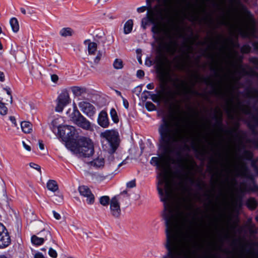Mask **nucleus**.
I'll list each match as a JSON object with an SVG mask.
<instances>
[{"label": "nucleus", "mask_w": 258, "mask_h": 258, "mask_svg": "<svg viewBox=\"0 0 258 258\" xmlns=\"http://www.w3.org/2000/svg\"><path fill=\"white\" fill-rule=\"evenodd\" d=\"M161 172L158 190L164 202L167 254L162 258H194L195 218L190 185L193 162H155Z\"/></svg>", "instance_id": "f257e3e1"}, {"label": "nucleus", "mask_w": 258, "mask_h": 258, "mask_svg": "<svg viewBox=\"0 0 258 258\" xmlns=\"http://www.w3.org/2000/svg\"><path fill=\"white\" fill-rule=\"evenodd\" d=\"M158 72L161 82L160 89L157 94H152L151 98L154 102L160 100H168L175 96L187 97L188 95L196 93L193 89L194 84L180 80L177 77L171 73L169 67L166 64L168 60L163 55H159L156 58Z\"/></svg>", "instance_id": "f03ea898"}, {"label": "nucleus", "mask_w": 258, "mask_h": 258, "mask_svg": "<svg viewBox=\"0 0 258 258\" xmlns=\"http://www.w3.org/2000/svg\"><path fill=\"white\" fill-rule=\"evenodd\" d=\"M173 2V11L176 17L185 18L187 17L189 4L187 0H146L148 6L146 17L142 20V27L146 28L149 22L152 23L163 21L166 17L167 7Z\"/></svg>", "instance_id": "7ed1b4c3"}, {"label": "nucleus", "mask_w": 258, "mask_h": 258, "mask_svg": "<svg viewBox=\"0 0 258 258\" xmlns=\"http://www.w3.org/2000/svg\"><path fill=\"white\" fill-rule=\"evenodd\" d=\"M219 160L216 161L220 166V169L216 168V175L220 185L221 194L224 191L232 192L238 190L235 177L245 176L247 174V167L242 161L231 163L227 157L224 158L219 155Z\"/></svg>", "instance_id": "20e7f679"}, {"label": "nucleus", "mask_w": 258, "mask_h": 258, "mask_svg": "<svg viewBox=\"0 0 258 258\" xmlns=\"http://www.w3.org/2000/svg\"><path fill=\"white\" fill-rule=\"evenodd\" d=\"M220 23L227 26L234 35L248 37L253 36L255 32L254 25L240 16H223Z\"/></svg>", "instance_id": "39448f33"}, {"label": "nucleus", "mask_w": 258, "mask_h": 258, "mask_svg": "<svg viewBox=\"0 0 258 258\" xmlns=\"http://www.w3.org/2000/svg\"><path fill=\"white\" fill-rule=\"evenodd\" d=\"M162 21H160L157 23H153L154 26L152 27V32L154 33L159 34L164 33L167 38V40L163 41L160 43V47L161 49L167 52L170 54H173L177 50L178 47V43L176 39L174 38V34L172 33V30H177V26L175 24H171L168 28H164L161 24Z\"/></svg>", "instance_id": "423d86ee"}, {"label": "nucleus", "mask_w": 258, "mask_h": 258, "mask_svg": "<svg viewBox=\"0 0 258 258\" xmlns=\"http://www.w3.org/2000/svg\"><path fill=\"white\" fill-rule=\"evenodd\" d=\"M220 91L222 97L225 100L224 109L230 117L233 118L234 114L236 113L238 110H241L246 114L249 112L248 108L246 109L241 108V104L238 101H237L236 103L234 102V96L231 84H227V86L221 88Z\"/></svg>", "instance_id": "0eeeda50"}, {"label": "nucleus", "mask_w": 258, "mask_h": 258, "mask_svg": "<svg viewBox=\"0 0 258 258\" xmlns=\"http://www.w3.org/2000/svg\"><path fill=\"white\" fill-rule=\"evenodd\" d=\"M67 147L74 154L82 157H90L94 152L92 141L86 138H81L77 141L71 142L67 144Z\"/></svg>", "instance_id": "6e6552de"}, {"label": "nucleus", "mask_w": 258, "mask_h": 258, "mask_svg": "<svg viewBox=\"0 0 258 258\" xmlns=\"http://www.w3.org/2000/svg\"><path fill=\"white\" fill-rule=\"evenodd\" d=\"M100 137L104 149L110 154L113 153L118 146L117 133L113 130H107L101 133Z\"/></svg>", "instance_id": "1a4fd4ad"}, {"label": "nucleus", "mask_w": 258, "mask_h": 258, "mask_svg": "<svg viewBox=\"0 0 258 258\" xmlns=\"http://www.w3.org/2000/svg\"><path fill=\"white\" fill-rule=\"evenodd\" d=\"M70 110L67 111L69 119L78 126L86 131L93 130L92 123L77 109L76 105H74L73 110L70 113Z\"/></svg>", "instance_id": "9d476101"}, {"label": "nucleus", "mask_w": 258, "mask_h": 258, "mask_svg": "<svg viewBox=\"0 0 258 258\" xmlns=\"http://www.w3.org/2000/svg\"><path fill=\"white\" fill-rule=\"evenodd\" d=\"M58 131L60 138L63 141L67 142V145L68 143L72 142L71 140L75 136L76 128L72 125H64L59 126L58 127Z\"/></svg>", "instance_id": "9b49d317"}, {"label": "nucleus", "mask_w": 258, "mask_h": 258, "mask_svg": "<svg viewBox=\"0 0 258 258\" xmlns=\"http://www.w3.org/2000/svg\"><path fill=\"white\" fill-rule=\"evenodd\" d=\"M119 200V195H116L112 197L109 202V212L111 216L115 219H119L121 215Z\"/></svg>", "instance_id": "f8f14e48"}, {"label": "nucleus", "mask_w": 258, "mask_h": 258, "mask_svg": "<svg viewBox=\"0 0 258 258\" xmlns=\"http://www.w3.org/2000/svg\"><path fill=\"white\" fill-rule=\"evenodd\" d=\"M109 160L112 161V163H110V171L111 173L109 174L108 175H104L102 173L98 174L96 175V180L98 181H102L105 179H111L113 176L116 173V172L118 168L119 167H120L123 162L118 163V162H116L114 160L113 157L110 155V157L109 158Z\"/></svg>", "instance_id": "ddd939ff"}, {"label": "nucleus", "mask_w": 258, "mask_h": 258, "mask_svg": "<svg viewBox=\"0 0 258 258\" xmlns=\"http://www.w3.org/2000/svg\"><path fill=\"white\" fill-rule=\"evenodd\" d=\"M70 102L71 98L69 92L67 90H63L57 99L55 111L58 112H62L64 107Z\"/></svg>", "instance_id": "4468645a"}, {"label": "nucleus", "mask_w": 258, "mask_h": 258, "mask_svg": "<svg viewBox=\"0 0 258 258\" xmlns=\"http://www.w3.org/2000/svg\"><path fill=\"white\" fill-rule=\"evenodd\" d=\"M81 111L88 117H92L96 113V108L91 103L86 101H81L78 103Z\"/></svg>", "instance_id": "2eb2a0df"}, {"label": "nucleus", "mask_w": 258, "mask_h": 258, "mask_svg": "<svg viewBox=\"0 0 258 258\" xmlns=\"http://www.w3.org/2000/svg\"><path fill=\"white\" fill-rule=\"evenodd\" d=\"M11 243L9 233L3 224L0 225V248L7 247Z\"/></svg>", "instance_id": "dca6fc26"}, {"label": "nucleus", "mask_w": 258, "mask_h": 258, "mask_svg": "<svg viewBox=\"0 0 258 258\" xmlns=\"http://www.w3.org/2000/svg\"><path fill=\"white\" fill-rule=\"evenodd\" d=\"M79 191L80 195L86 198V202L89 205L93 204L95 198L90 189L86 186L82 185L79 187Z\"/></svg>", "instance_id": "f3484780"}, {"label": "nucleus", "mask_w": 258, "mask_h": 258, "mask_svg": "<svg viewBox=\"0 0 258 258\" xmlns=\"http://www.w3.org/2000/svg\"><path fill=\"white\" fill-rule=\"evenodd\" d=\"M0 101L7 103L9 102L12 104L13 102V97L12 91L10 88H5L0 92Z\"/></svg>", "instance_id": "a211bd4d"}, {"label": "nucleus", "mask_w": 258, "mask_h": 258, "mask_svg": "<svg viewBox=\"0 0 258 258\" xmlns=\"http://www.w3.org/2000/svg\"><path fill=\"white\" fill-rule=\"evenodd\" d=\"M98 124L103 128H107L109 125V120L107 112L102 110L98 114L97 118Z\"/></svg>", "instance_id": "6ab92c4d"}, {"label": "nucleus", "mask_w": 258, "mask_h": 258, "mask_svg": "<svg viewBox=\"0 0 258 258\" xmlns=\"http://www.w3.org/2000/svg\"><path fill=\"white\" fill-rule=\"evenodd\" d=\"M51 237L50 233L49 231H44L43 237H38L34 235L32 236L31 240L32 243L36 245H40L43 243L45 240Z\"/></svg>", "instance_id": "aec40b11"}, {"label": "nucleus", "mask_w": 258, "mask_h": 258, "mask_svg": "<svg viewBox=\"0 0 258 258\" xmlns=\"http://www.w3.org/2000/svg\"><path fill=\"white\" fill-rule=\"evenodd\" d=\"M84 44L87 47V50L89 55H95L97 49V43L91 41L90 39L84 41Z\"/></svg>", "instance_id": "412c9836"}, {"label": "nucleus", "mask_w": 258, "mask_h": 258, "mask_svg": "<svg viewBox=\"0 0 258 258\" xmlns=\"http://www.w3.org/2000/svg\"><path fill=\"white\" fill-rule=\"evenodd\" d=\"M89 164L91 166L97 169H100L103 168L105 166V161L104 157L100 156L90 162Z\"/></svg>", "instance_id": "4be33fe9"}, {"label": "nucleus", "mask_w": 258, "mask_h": 258, "mask_svg": "<svg viewBox=\"0 0 258 258\" xmlns=\"http://www.w3.org/2000/svg\"><path fill=\"white\" fill-rule=\"evenodd\" d=\"M73 94L76 96H80L86 93L87 90L85 88L79 86H73L71 88Z\"/></svg>", "instance_id": "5701e85b"}, {"label": "nucleus", "mask_w": 258, "mask_h": 258, "mask_svg": "<svg viewBox=\"0 0 258 258\" xmlns=\"http://www.w3.org/2000/svg\"><path fill=\"white\" fill-rule=\"evenodd\" d=\"M46 186L49 190L53 192H55L58 190V184L54 180H49L47 182Z\"/></svg>", "instance_id": "b1692460"}, {"label": "nucleus", "mask_w": 258, "mask_h": 258, "mask_svg": "<svg viewBox=\"0 0 258 258\" xmlns=\"http://www.w3.org/2000/svg\"><path fill=\"white\" fill-rule=\"evenodd\" d=\"M59 33L61 36L63 37H71L74 34V31L70 27H65L62 28Z\"/></svg>", "instance_id": "393cba45"}, {"label": "nucleus", "mask_w": 258, "mask_h": 258, "mask_svg": "<svg viewBox=\"0 0 258 258\" xmlns=\"http://www.w3.org/2000/svg\"><path fill=\"white\" fill-rule=\"evenodd\" d=\"M21 126L22 131L25 134L30 133L32 131V124L29 121H22Z\"/></svg>", "instance_id": "a878e982"}, {"label": "nucleus", "mask_w": 258, "mask_h": 258, "mask_svg": "<svg viewBox=\"0 0 258 258\" xmlns=\"http://www.w3.org/2000/svg\"><path fill=\"white\" fill-rule=\"evenodd\" d=\"M10 24L14 33H17L20 29L19 22L17 18L13 17L10 20Z\"/></svg>", "instance_id": "bb28decb"}, {"label": "nucleus", "mask_w": 258, "mask_h": 258, "mask_svg": "<svg viewBox=\"0 0 258 258\" xmlns=\"http://www.w3.org/2000/svg\"><path fill=\"white\" fill-rule=\"evenodd\" d=\"M133 22L132 20L127 21L124 25L123 32L125 34L130 33L133 29Z\"/></svg>", "instance_id": "cd10ccee"}, {"label": "nucleus", "mask_w": 258, "mask_h": 258, "mask_svg": "<svg viewBox=\"0 0 258 258\" xmlns=\"http://www.w3.org/2000/svg\"><path fill=\"white\" fill-rule=\"evenodd\" d=\"M63 196L61 192L58 191L52 197V201L56 204H60L63 202Z\"/></svg>", "instance_id": "c85d7f7f"}, {"label": "nucleus", "mask_w": 258, "mask_h": 258, "mask_svg": "<svg viewBox=\"0 0 258 258\" xmlns=\"http://www.w3.org/2000/svg\"><path fill=\"white\" fill-rule=\"evenodd\" d=\"M113 66L115 70L121 69L123 67L122 60L121 59H115L113 63Z\"/></svg>", "instance_id": "c756f323"}, {"label": "nucleus", "mask_w": 258, "mask_h": 258, "mask_svg": "<svg viewBox=\"0 0 258 258\" xmlns=\"http://www.w3.org/2000/svg\"><path fill=\"white\" fill-rule=\"evenodd\" d=\"M110 115L112 120L114 123H118L119 121V118L117 114V112L114 108H111L110 111Z\"/></svg>", "instance_id": "7c9ffc66"}, {"label": "nucleus", "mask_w": 258, "mask_h": 258, "mask_svg": "<svg viewBox=\"0 0 258 258\" xmlns=\"http://www.w3.org/2000/svg\"><path fill=\"white\" fill-rule=\"evenodd\" d=\"M110 200L108 196H102L100 198V203L103 206H106L109 204Z\"/></svg>", "instance_id": "2f4dec72"}, {"label": "nucleus", "mask_w": 258, "mask_h": 258, "mask_svg": "<svg viewBox=\"0 0 258 258\" xmlns=\"http://www.w3.org/2000/svg\"><path fill=\"white\" fill-rule=\"evenodd\" d=\"M6 104L0 101V114L1 115H5L8 113V108L5 105Z\"/></svg>", "instance_id": "473e14b6"}, {"label": "nucleus", "mask_w": 258, "mask_h": 258, "mask_svg": "<svg viewBox=\"0 0 258 258\" xmlns=\"http://www.w3.org/2000/svg\"><path fill=\"white\" fill-rule=\"evenodd\" d=\"M257 205V203L255 200L253 199H250L247 202V206L248 207L251 209H254Z\"/></svg>", "instance_id": "72a5a7b5"}, {"label": "nucleus", "mask_w": 258, "mask_h": 258, "mask_svg": "<svg viewBox=\"0 0 258 258\" xmlns=\"http://www.w3.org/2000/svg\"><path fill=\"white\" fill-rule=\"evenodd\" d=\"M102 54L99 52L95 57L93 59V60L91 61V63H93L94 64H97L99 63L100 58L101 57Z\"/></svg>", "instance_id": "f704fd0d"}, {"label": "nucleus", "mask_w": 258, "mask_h": 258, "mask_svg": "<svg viewBox=\"0 0 258 258\" xmlns=\"http://www.w3.org/2000/svg\"><path fill=\"white\" fill-rule=\"evenodd\" d=\"M146 107L149 111L155 110V106L151 102H147L146 103Z\"/></svg>", "instance_id": "c9c22d12"}, {"label": "nucleus", "mask_w": 258, "mask_h": 258, "mask_svg": "<svg viewBox=\"0 0 258 258\" xmlns=\"http://www.w3.org/2000/svg\"><path fill=\"white\" fill-rule=\"evenodd\" d=\"M48 253L51 257L53 258H56L57 255L56 251L52 248H49Z\"/></svg>", "instance_id": "e433bc0d"}, {"label": "nucleus", "mask_w": 258, "mask_h": 258, "mask_svg": "<svg viewBox=\"0 0 258 258\" xmlns=\"http://www.w3.org/2000/svg\"><path fill=\"white\" fill-rule=\"evenodd\" d=\"M136 185V179H133L126 183V187L127 188H133Z\"/></svg>", "instance_id": "4c0bfd02"}, {"label": "nucleus", "mask_w": 258, "mask_h": 258, "mask_svg": "<svg viewBox=\"0 0 258 258\" xmlns=\"http://www.w3.org/2000/svg\"><path fill=\"white\" fill-rule=\"evenodd\" d=\"M29 166L31 168H34V169L37 170V171H39L40 172H41V167L39 165H38L34 163L31 162L29 163Z\"/></svg>", "instance_id": "58836bf2"}, {"label": "nucleus", "mask_w": 258, "mask_h": 258, "mask_svg": "<svg viewBox=\"0 0 258 258\" xmlns=\"http://www.w3.org/2000/svg\"><path fill=\"white\" fill-rule=\"evenodd\" d=\"M52 214H53L54 218L56 220H59L61 219V216L60 214L59 213L57 212L56 211H52Z\"/></svg>", "instance_id": "ea45409f"}, {"label": "nucleus", "mask_w": 258, "mask_h": 258, "mask_svg": "<svg viewBox=\"0 0 258 258\" xmlns=\"http://www.w3.org/2000/svg\"><path fill=\"white\" fill-rule=\"evenodd\" d=\"M148 8V6L147 5V6H142L141 7H139L137 9V11L138 13H141L144 12Z\"/></svg>", "instance_id": "a19ab883"}, {"label": "nucleus", "mask_w": 258, "mask_h": 258, "mask_svg": "<svg viewBox=\"0 0 258 258\" xmlns=\"http://www.w3.org/2000/svg\"><path fill=\"white\" fill-rule=\"evenodd\" d=\"M250 48L248 45L243 46L241 48V51L243 53H248L250 51Z\"/></svg>", "instance_id": "79ce46f5"}, {"label": "nucleus", "mask_w": 258, "mask_h": 258, "mask_svg": "<svg viewBox=\"0 0 258 258\" xmlns=\"http://www.w3.org/2000/svg\"><path fill=\"white\" fill-rule=\"evenodd\" d=\"M51 80L54 83H56L58 80V77L55 74H53L51 76Z\"/></svg>", "instance_id": "37998d69"}, {"label": "nucleus", "mask_w": 258, "mask_h": 258, "mask_svg": "<svg viewBox=\"0 0 258 258\" xmlns=\"http://www.w3.org/2000/svg\"><path fill=\"white\" fill-rule=\"evenodd\" d=\"M121 97L122 99V101H123V104L124 107L126 109H128V106H129V104H128V101L125 99H124L123 97L121 96Z\"/></svg>", "instance_id": "c03bdc74"}, {"label": "nucleus", "mask_w": 258, "mask_h": 258, "mask_svg": "<svg viewBox=\"0 0 258 258\" xmlns=\"http://www.w3.org/2000/svg\"><path fill=\"white\" fill-rule=\"evenodd\" d=\"M145 74L144 71L142 70H138L137 73V76L139 78L143 77L144 76Z\"/></svg>", "instance_id": "a18cd8bd"}, {"label": "nucleus", "mask_w": 258, "mask_h": 258, "mask_svg": "<svg viewBox=\"0 0 258 258\" xmlns=\"http://www.w3.org/2000/svg\"><path fill=\"white\" fill-rule=\"evenodd\" d=\"M22 144H23V146L24 147V148L28 151H31V147L30 146L27 145L25 142L23 141L22 142Z\"/></svg>", "instance_id": "49530a36"}, {"label": "nucleus", "mask_w": 258, "mask_h": 258, "mask_svg": "<svg viewBox=\"0 0 258 258\" xmlns=\"http://www.w3.org/2000/svg\"><path fill=\"white\" fill-rule=\"evenodd\" d=\"M34 258H44V257L40 252H37L35 254Z\"/></svg>", "instance_id": "de8ad7c7"}, {"label": "nucleus", "mask_w": 258, "mask_h": 258, "mask_svg": "<svg viewBox=\"0 0 258 258\" xmlns=\"http://www.w3.org/2000/svg\"><path fill=\"white\" fill-rule=\"evenodd\" d=\"M38 144H39V148L41 149V150H43L44 149V145L42 143V141H41V140H39L38 141Z\"/></svg>", "instance_id": "09e8293b"}, {"label": "nucleus", "mask_w": 258, "mask_h": 258, "mask_svg": "<svg viewBox=\"0 0 258 258\" xmlns=\"http://www.w3.org/2000/svg\"><path fill=\"white\" fill-rule=\"evenodd\" d=\"M252 118H253V119L254 122L257 125H258V114L255 115H253Z\"/></svg>", "instance_id": "8fccbe9b"}, {"label": "nucleus", "mask_w": 258, "mask_h": 258, "mask_svg": "<svg viewBox=\"0 0 258 258\" xmlns=\"http://www.w3.org/2000/svg\"><path fill=\"white\" fill-rule=\"evenodd\" d=\"M4 80H5V75L3 72H0V81L1 82H3Z\"/></svg>", "instance_id": "3c124183"}, {"label": "nucleus", "mask_w": 258, "mask_h": 258, "mask_svg": "<svg viewBox=\"0 0 258 258\" xmlns=\"http://www.w3.org/2000/svg\"><path fill=\"white\" fill-rule=\"evenodd\" d=\"M154 87L153 83H149L147 85V88L148 89H153Z\"/></svg>", "instance_id": "603ef678"}, {"label": "nucleus", "mask_w": 258, "mask_h": 258, "mask_svg": "<svg viewBox=\"0 0 258 258\" xmlns=\"http://www.w3.org/2000/svg\"><path fill=\"white\" fill-rule=\"evenodd\" d=\"M100 0H90V1L94 4H97L100 2Z\"/></svg>", "instance_id": "864d4df0"}, {"label": "nucleus", "mask_w": 258, "mask_h": 258, "mask_svg": "<svg viewBox=\"0 0 258 258\" xmlns=\"http://www.w3.org/2000/svg\"><path fill=\"white\" fill-rule=\"evenodd\" d=\"M252 60L253 61L254 63H255L256 65H258V59L256 58H253L252 59Z\"/></svg>", "instance_id": "5fc2aeb1"}, {"label": "nucleus", "mask_w": 258, "mask_h": 258, "mask_svg": "<svg viewBox=\"0 0 258 258\" xmlns=\"http://www.w3.org/2000/svg\"><path fill=\"white\" fill-rule=\"evenodd\" d=\"M231 138L232 139L233 137L235 135L238 136V133L236 132H233L231 135Z\"/></svg>", "instance_id": "6e6d98bb"}, {"label": "nucleus", "mask_w": 258, "mask_h": 258, "mask_svg": "<svg viewBox=\"0 0 258 258\" xmlns=\"http://www.w3.org/2000/svg\"><path fill=\"white\" fill-rule=\"evenodd\" d=\"M253 97H258V91L256 90L254 91V93L253 95Z\"/></svg>", "instance_id": "4d7b16f0"}, {"label": "nucleus", "mask_w": 258, "mask_h": 258, "mask_svg": "<svg viewBox=\"0 0 258 258\" xmlns=\"http://www.w3.org/2000/svg\"><path fill=\"white\" fill-rule=\"evenodd\" d=\"M247 158L248 159H251V157H252V155H251V153H250V152H247Z\"/></svg>", "instance_id": "13d9d810"}, {"label": "nucleus", "mask_w": 258, "mask_h": 258, "mask_svg": "<svg viewBox=\"0 0 258 258\" xmlns=\"http://www.w3.org/2000/svg\"><path fill=\"white\" fill-rule=\"evenodd\" d=\"M2 35V36H5V34L3 32L2 29L1 28V27L0 26V35Z\"/></svg>", "instance_id": "bf43d9fd"}, {"label": "nucleus", "mask_w": 258, "mask_h": 258, "mask_svg": "<svg viewBox=\"0 0 258 258\" xmlns=\"http://www.w3.org/2000/svg\"><path fill=\"white\" fill-rule=\"evenodd\" d=\"M21 12L23 14H26V10H25L24 8H21Z\"/></svg>", "instance_id": "052dcab7"}, {"label": "nucleus", "mask_w": 258, "mask_h": 258, "mask_svg": "<svg viewBox=\"0 0 258 258\" xmlns=\"http://www.w3.org/2000/svg\"><path fill=\"white\" fill-rule=\"evenodd\" d=\"M37 225L39 226H43L44 224L41 222H37Z\"/></svg>", "instance_id": "680f3d73"}, {"label": "nucleus", "mask_w": 258, "mask_h": 258, "mask_svg": "<svg viewBox=\"0 0 258 258\" xmlns=\"http://www.w3.org/2000/svg\"><path fill=\"white\" fill-rule=\"evenodd\" d=\"M127 194V190H123L122 192L120 193V194Z\"/></svg>", "instance_id": "e2e57ef3"}, {"label": "nucleus", "mask_w": 258, "mask_h": 258, "mask_svg": "<svg viewBox=\"0 0 258 258\" xmlns=\"http://www.w3.org/2000/svg\"><path fill=\"white\" fill-rule=\"evenodd\" d=\"M84 234L85 235V236L87 237H89V235H88V233H87V232H84Z\"/></svg>", "instance_id": "0e129e2a"}, {"label": "nucleus", "mask_w": 258, "mask_h": 258, "mask_svg": "<svg viewBox=\"0 0 258 258\" xmlns=\"http://www.w3.org/2000/svg\"><path fill=\"white\" fill-rule=\"evenodd\" d=\"M230 142H231V146H232V144H233V143H232V142H233V139L231 138V139H230Z\"/></svg>", "instance_id": "69168bd1"}, {"label": "nucleus", "mask_w": 258, "mask_h": 258, "mask_svg": "<svg viewBox=\"0 0 258 258\" xmlns=\"http://www.w3.org/2000/svg\"><path fill=\"white\" fill-rule=\"evenodd\" d=\"M241 139L240 138H238V144H241Z\"/></svg>", "instance_id": "338daca9"}, {"label": "nucleus", "mask_w": 258, "mask_h": 258, "mask_svg": "<svg viewBox=\"0 0 258 258\" xmlns=\"http://www.w3.org/2000/svg\"><path fill=\"white\" fill-rule=\"evenodd\" d=\"M0 258H7V257L4 255H0Z\"/></svg>", "instance_id": "774afa93"}]
</instances>
